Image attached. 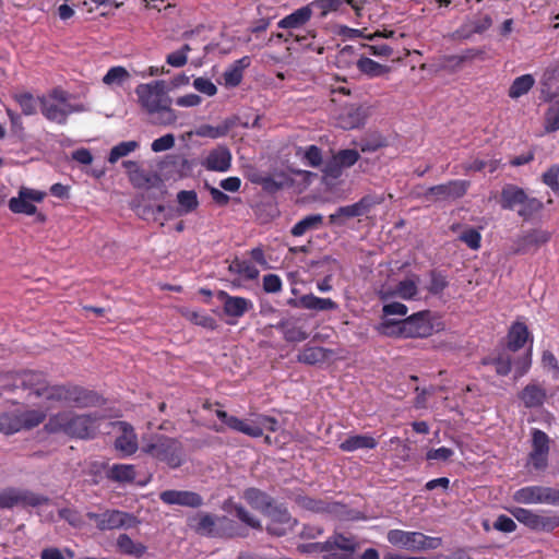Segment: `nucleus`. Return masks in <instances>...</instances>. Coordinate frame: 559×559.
Returning a JSON list of instances; mask_svg holds the SVG:
<instances>
[{
	"label": "nucleus",
	"instance_id": "f257e3e1",
	"mask_svg": "<svg viewBox=\"0 0 559 559\" xmlns=\"http://www.w3.org/2000/svg\"><path fill=\"white\" fill-rule=\"evenodd\" d=\"M135 94L154 124L168 126L176 122L177 115L171 109V98L167 94L165 81L140 84L135 88Z\"/></svg>",
	"mask_w": 559,
	"mask_h": 559
},
{
	"label": "nucleus",
	"instance_id": "f03ea898",
	"mask_svg": "<svg viewBox=\"0 0 559 559\" xmlns=\"http://www.w3.org/2000/svg\"><path fill=\"white\" fill-rule=\"evenodd\" d=\"M103 419L98 413L75 414L64 411L52 415L45 428L48 432H62L80 439H92L97 433L99 423Z\"/></svg>",
	"mask_w": 559,
	"mask_h": 559
},
{
	"label": "nucleus",
	"instance_id": "7ed1b4c3",
	"mask_svg": "<svg viewBox=\"0 0 559 559\" xmlns=\"http://www.w3.org/2000/svg\"><path fill=\"white\" fill-rule=\"evenodd\" d=\"M70 98L71 95L60 87L51 90L47 95L39 96L41 115L49 121L66 124L69 115L86 110L83 104H71Z\"/></svg>",
	"mask_w": 559,
	"mask_h": 559
},
{
	"label": "nucleus",
	"instance_id": "20e7f679",
	"mask_svg": "<svg viewBox=\"0 0 559 559\" xmlns=\"http://www.w3.org/2000/svg\"><path fill=\"white\" fill-rule=\"evenodd\" d=\"M142 451L153 459L164 462L170 468L181 466L185 461L181 442L164 435H155L144 440Z\"/></svg>",
	"mask_w": 559,
	"mask_h": 559
},
{
	"label": "nucleus",
	"instance_id": "39448f33",
	"mask_svg": "<svg viewBox=\"0 0 559 559\" xmlns=\"http://www.w3.org/2000/svg\"><path fill=\"white\" fill-rule=\"evenodd\" d=\"M49 501V497L25 488L5 487L0 490L1 510L38 508L48 504Z\"/></svg>",
	"mask_w": 559,
	"mask_h": 559
},
{
	"label": "nucleus",
	"instance_id": "423d86ee",
	"mask_svg": "<svg viewBox=\"0 0 559 559\" xmlns=\"http://www.w3.org/2000/svg\"><path fill=\"white\" fill-rule=\"evenodd\" d=\"M388 542L393 546L412 550H432L441 546L440 537L427 536L420 532H407L402 530H391L386 535Z\"/></svg>",
	"mask_w": 559,
	"mask_h": 559
},
{
	"label": "nucleus",
	"instance_id": "0eeeda50",
	"mask_svg": "<svg viewBox=\"0 0 559 559\" xmlns=\"http://www.w3.org/2000/svg\"><path fill=\"white\" fill-rule=\"evenodd\" d=\"M513 500L522 504L559 506V490L545 486H526L513 493Z\"/></svg>",
	"mask_w": 559,
	"mask_h": 559
},
{
	"label": "nucleus",
	"instance_id": "6e6552de",
	"mask_svg": "<svg viewBox=\"0 0 559 559\" xmlns=\"http://www.w3.org/2000/svg\"><path fill=\"white\" fill-rule=\"evenodd\" d=\"M512 515L528 528L537 532H550L559 526V516L551 512L536 513L524 508H514Z\"/></svg>",
	"mask_w": 559,
	"mask_h": 559
},
{
	"label": "nucleus",
	"instance_id": "1a4fd4ad",
	"mask_svg": "<svg viewBox=\"0 0 559 559\" xmlns=\"http://www.w3.org/2000/svg\"><path fill=\"white\" fill-rule=\"evenodd\" d=\"M86 516L95 522L99 531L130 528L136 523L135 516L119 510H106L103 513L87 512Z\"/></svg>",
	"mask_w": 559,
	"mask_h": 559
},
{
	"label": "nucleus",
	"instance_id": "9d476101",
	"mask_svg": "<svg viewBox=\"0 0 559 559\" xmlns=\"http://www.w3.org/2000/svg\"><path fill=\"white\" fill-rule=\"evenodd\" d=\"M551 236V231L540 227L527 229L514 239L512 253L526 254L535 252L542 246L548 243Z\"/></svg>",
	"mask_w": 559,
	"mask_h": 559
},
{
	"label": "nucleus",
	"instance_id": "9b49d317",
	"mask_svg": "<svg viewBox=\"0 0 559 559\" xmlns=\"http://www.w3.org/2000/svg\"><path fill=\"white\" fill-rule=\"evenodd\" d=\"M469 185L467 180H450L428 188L423 197L426 201L431 202L456 200L465 195Z\"/></svg>",
	"mask_w": 559,
	"mask_h": 559
},
{
	"label": "nucleus",
	"instance_id": "f8f14e48",
	"mask_svg": "<svg viewBox=\"0 0 559 559\" xmlns=\"http://www.w3.org/2000/svg\"><path fill=\"white\" fill-rule=\"evenodd\" d=\"M45 197L44 191L21 187L17 197L11 198L8 206L14 214L35 215L37 212L35 203H40Z\"/></svg>",
	"mask_w": 559,
	"mask_h": 559
},
{
	"label": "nucleus",
	"instance_id": "ddd939ff",
	"mask_svg": "<svg viewBox=\"0 0 559 559\" xmlns=\"http://www.w3.org/2000/svg\"><path fill=\"white\" fill-rule=\"evenodd\" d=\"M328 555L323 559H354L353 556L358 548L354 537L343 534H334L326 539Z\"/></svg>",
	"mask_w": 559,
	"mask_h": 559
},
{
	"label": "nucleus",
	"instance_id": "4468645a",
	"mask_svg": "<svg viewBox=\"0 0 559 559\" xmlns=\"http://www.w3.org/2000/svg\"><path fill=\"white\" fill-rule=\"evenodd\" d=\"M419 277L417 275H412L401 282H399L395 286L391 287H382L379 290V297L383 301H389L395 297H399L404 300L416 299L419 290H418Z\"/></svg>",
	"mask_w": 559,
	"mask_h": 559
},
{
	"label": "nucleus",
	"instance_id": "2eb2a0df",
	"mask_svg": "<svg viewBox=\"0 0 559 559\" xmlns=\"http://www.w3.org/2000/svg\"><path fill=\"white\" fill-rule=\"evenodd\" d=\"M429 316V311H419L402 320L403 337L429 336L433 330Z\"/></svg>",
	"mask_w": 559,
	"mask_h": 559
},
{
	"label": "nucleus",
	"instance_id": "dca6fc26",
	"mask_svg": "<svg viewBox=\"0 0 559 559\" xmlns=\"http://www.w3.org/2000/svg\"><path fill=\"white\" fill-rule=\"evenodd\" d=\"M270 523L267 532L272 535L283 536L294 528L297 521L292 518L289 512L282 507H271L267 510Z\"/></svg>",
	"mask_w": 559,
	"mask_h": 559
},
{
	"label": "nucleus",
	"instance_id": "f3484780",
	"mask_svg": "<svg viewBox=\"0 0 559 559\" xmlns=\"http://www.w3.org/2000/svg\"><path fill=\"white\" fill-rule=\"evenodd\" d=\"M369 116L366 106L348 105L342 108L337 116V124L344 130H353L365 124Z\"/></svg>",
	"mask_w": 559,
	"mask_h": 559
},
{
	"label": "nucleus",
	"instance_id": "a211bd4d",
	"mask_svg": "<svg viewBox=\"0 0 559 559\" xmlns=\"http://www.w3.org/2000/svg\"><path fill=\"white\" fill-rule=\"evenodd\" d=\"M492 25V19L489 14H478L466 20L453 34L457 39H469L475 34H483Z\"/></svg>",
	"mask_w": 559,
	"mask_h": 559
},
{
	"label": "nucleus",
	"instance_id": "6ab92c4d",
	"mask_svg": "<svg viewBox=\"0 0 559 559\" xmlns=\"http://www.w3.org/2000/svg\"><path fill=\"white\" fill-rule=\"evenodd\" d=\"M114 427L118 429L119 436L116 438L115 448L123 455H132L138 450V438L133 427L126 421H117Z\"/></svg>",
	"mask_w": 559,
	"mask_h": 559
},
{
	"label": "nucleus",
	"instance_id": "aec40b11",
	"mask_svg": "<svg viewBox=\"0 0 559 559\" xmlns=\"http://www.w3.org/2000/svg\"><path fill=\"white\" fill-rule=\"evenodd\" d=\"M221 519L216 515L198 512L188 519L189 527L201 536L215 537L218 535L217 522Z\"/></svg>",
	"mask_w": 559,
	"mask_h": 559
},
{
	"label": "nucleus",
	"instance_id": "412c9836",
	"mask_svg": "<svg viewBox=\"0 0 559 559\" xmlns=\"http://www.w3.org/2000/svg\"><path fill=\"white\" fill-rule=\"evenodd\" d=\"M218 299L223 302L224 313L233 318H241L246 312L253 308L250 299L240 296H231L226 292H218Z\"/></svg>",
	"mask_w": 559,
	"mask_h": 559
},
{
	"label": "nucleus",
	"instance_id": "4be33fe9",
	"mask_svg": "<svg viewBox=\"0 0 559 559\" xmlns=\"http://www.w3.org/2000/svg\"><path fill=\"white\" fill-rule=\"evenodd\" d=\"M159 498L166 504L190 508H199L203 504V499L199 493L188 490H165L160 492Z\"/></svg>",
	"mask_w": 559,
	"mask_h": 559
},
{
	"label": "nucleus",
	"instance_id": "5701e85b",
	"mask_svg": "<svg viewBox=\"0 0 559 559\" xmlns=\"http://www.w3.org/2000/svg\"><path fill=\"white\" fill-rule=\"evenodd\" d=\"M202 165L212 171L225 173L231 166V153L225 145H218L209 152Z\"/></svg>",
	"mask_w": 559,
	"mask_h": 559
},
{
	"label": "nucleus",
	"instance_id": "b1692460",
	"mask_svg": "<svg viewBox=\"0 0 559 559\" xmlns=\"http://www.w3.org/2000/svg\"><path fill=\"white\" fill-rule=\"evenodd\" d=\"M288 304L314 311H335L338 309V305L331 298H321L313 294L302 295L298 299H290Z\"/></svg>",
	"mask_w": 559,
	"mask_h": 559
},
{
	"label": "nucleus",
	"instance_id": "393cba45",
	"mask_svg": "<svg viewBox=\"0 0 559 559\" xmlns=\"http://www.w3.org/2000/svg\"><path fill=\"white\" fill-rule=\"evenodd\" d=\"M67 403L76 407H92L102 403V397L94 391L86 390L79 385L69 384Z\"/></svg>",
	"mask_w": 559,
	"mask_h": 559
},
{
	"label": "nucleus",
	"instance_id": "a878e982",
	"mask_svg": "<svg viewBox=\"0 0 559 559\" xmlns=\"http://www.w3.org/2000/svg\"><path fill=\"white\" fill-rule=\"evenodd\" d=\"M380 202H381L380 199L372 198V197H365L354 204L338 207L334 214L330 215V221H331V223H335L340 216H345V217L361 216V215L366 214L367 212H369V210L374 204H378Z\"/></svg>",
	"mask_w": 559,
	"mask_h": 559
},
{
	"label": "nucleus",
	"instance_id": "bb28decb",
	"mask_svg": "<svg viewBox=\"0 0 559 559\" xmlns=\"http://www.w3.org/2000/svg\"><path fill=\"white\" fill-rule=\"evenodd\" d=\"M20 385L36 397H44L48 381L46 376L37 371H25L20 378Z\"/></svg>",
	"mask_w": 559,
	"mask_h": 559
},
{
	"label": "nucleus",
	"instance_id": "cd10ccee",
	"mask_svg": "<svg viewBox=\"0 0 559 559\" xmlns=\"http://www.w3.org/2000/svg\"><path fill=\"white\" fill-rule=\"evenodd\" d=\"M547 397V392L544 386L536 382H531L524 386L520 392L519 399L526 408L540 407Z\"/></svg>",
	"mask_w": 559,
	"mask_h": 559
},
{
	"label": "nucleus",
	"instance_id": "c85d7f7f",
	"mask_svg": "<svg viewBox=\"0 0 559 559\" xmlns=\"http://www.w3.org/2000/svg\"><path fill=\"white\" fill-rule=\"evenodd\" d=\"M313 8L311 3L301 7L278 21L277 27L284 29H294L304 26L312 16Z\"/></svg>",
	"mask_w": 559,
	"mask_h": 559
},
{
	"label": "nucleus",
	"instance_id": "c756f323",
	"mask_svg": "<svg viewBox=\"0 0 559 559\" xmlns=\"http://www.w3.org/2000/svg\"><path fill=\"white\" fill-rule=\"evenodd\" d=\"M236 118H227L217 126L201 124L194 130V134L200 138L219 139L236 126Z\"/></svg>",
	"mask_w": 559,
	"mask_h": 559
},
{
	"label": "nucleus",
	"instance_id": "7c9ffc66",
	"mask_svg": "<svg viewBox=\"0 0 559 559\" xmlns=\"http://www.w3.org/2000/svg\"><path fill=\"white\" fill-rule=\"evenodd\" d=\"M526 192L524 189L516 185L507 183L502 187L500 192V206L503 210L508 211H515L518 207V203H520V199L525 194Z\"/></svg>",
	"mask_w": 559,
	"mask_h": 559
},
{
	"label": "nucleus",
	"instance_id": "2f4dec72",
	"mask_svg": "<svg viewBox=\"0 0 559 559\" xmlns=\"http://www.w3.org/2000/svg\"><path fill=\"white\" fill-rule=\"evenodd\" d=\"M272 326L281 331L285 341L287 342L298 343L305 341L308 337V333L289 319H282Z\"/></svg>",
	"mask_w": 559,
	"mask_h": 559
},
{
	"label": "nucleus",
	"instance_id": "473e14b6",
	"mask_svg": "<svg viewBox=\"0 0 559 559\" xmlns=\"http://www.w3.org/2000/svg\"><path fill=\"white\" fill-rule=\"evenodd\" d=\"M377 445L378 441L372 436L353 435L340 443V449L344 452H354L360 449H374Z\"/></svg>",
	"mask_w": 559,
	"mask_h": 559
},
{
	"label": "nucleus",
	"instance_id": "72a5a7b5",
	"mask_svg": "<svg viewBox=\"0 0 559 559\" xmlns=\"http://www.w3.org/2000/svg\"><path fill=\"white\" fill-rule=\"evenodd\" d=\"M250 63V57L245 56L230 64L224 72L225 85L229 87L239 85L243 76V70L248 68Z\"/></svg>",
	"mask_w": 559,
	"mask_h": 559
},
{
	"label": "nucleus",
	"instance_id": "f704fd0d",
	"mask_svg": "<svg viewBox=\"0 0 559 559\" xmlns=\"http://www.w3.org/2000/svg\"><path fill=\"white\" fill-rule=\"evenodd\" d=\"M528 335V329L524 323H513L508 334V348L512 352L519 350L526 343Z\"/></svg>",
	"mask_w": 559,
	"mask_h": 559
},
{
	"label": "nucleus",
	"instance_id": "c9c22d12",
	"mask_svg": "<svg viewBox=\"0 0 559 559\" xmlns=\"http://www.w3.org/2000/svg\"><path fill=\"white\" fill-rule=\"evenodd\" d=\"M123 167L127 169L129 179L135 188H144L151 183V176L147 171L142 169L134 160L123 162Z\"/></svg>",
	"mask_w": 559,
	"mask_h": 559
},
{
	"label": "nucleus",
	"instance_id": "e433bc0d",
	"mask_svg": "<svg viewBox=\"0 0 559 559\" xmlns=\"http://www.w3.org/2000/svg\"><path fill=\"white\" fill-rule=\"evenodd\" d=\"M12 98L20 106L24 116H34L37 114L39 97H35L31 92H15L12 94Z\"/></svg>",
	"mask_w": 559,
	"mask_h": 559
},
{
	"label": "nucleus",
	"instance_id": "4c0bfd02",
	"mask_svg": "<svg viewBox=\"0 0 559 559\" xmlns=\"http://www.w3.org/2000/svg\"><path fill=\"white\" fill-rule=\"evenodd\" d=\"M117 548L122 555L142 557L146 552V546L134 542L129 535L120 534L117 538Z\"/></svg>",
	"mask_w": 559,
	"mask_h": 559
},
{
	"label": "nucleus",
	"instance_id": "58836bf2",
	"mask_svg": "<svg viewBox=\"0 0 559 559\" xmlns=\"http://www.w3.org/2000/svg\"><path fill=\"white\" fill-rule=\"evenodd\" d=\"M535 84V79L532 74H523L518 76L509 88V97L518 99L521 96L527 94Z\"/></svg>",
	"mask_w": 559,
	"mask_h": 559
},
{
	"label": "nucleus",
	"instance_id": "ea45409f",
	"mask_svg": "<svg viewBox=\"0 0 559 559\" xmlns=\"http://www.w3.org/2000/svg\"><path fill=\"white\" fill-rule=\"evenodd\" d=\"M322 222L323 216L321 214L307 215L293 226L292 234L296 237H300L308 230L318 229L322 225Z\"/></svg>",
	"mask_w": 559,
	"mask_h": 559
},
{
	"label": "nucleus",
	"instance_id": "a19ab883",
	"mask_svg": "<svg viewBox=\"0 0 559 559\" xmlns=\"http://www.w3.org/2000/svg\"><path fill=\"white\" fill-rule=\"evenodd\" d=\"M233 424H235L233 427V430L235 431L241 432L252 438H259L262 436L259 415L248 420L237 418V420H233Z\"/></svg>",
	"mask_w": 559,
	"mask_h": 559
},
{
	"label": "nucleus",
	"instance_id": "79ce46f5",
	"mask_svg": "<svg viewBox=\"0 0 559 559\" xmlns=\"http://www.w3.org/2000/svg\"><path fill=\"white\" fill-rule=\"evenodd\" d=\"M297 156H299L302 163L307 166L317 168L322 165V151L317 145H309L305 148L299 147L297 150Z\"/></svg>",
	"mask_w": 559,
	"mask_h": 559
},
{
	"label": "nucleus",
	"instance_id": "37998d69",
	"mask_svg": "<svg viewBox=\"0 0 559 559\" xmlns=\"http://www.w3.org/2000/svg\"><path fill=\"white\" fill-rule=\"evenodd\" d=\"M243 498L253 508L267 511L271 508L270 498L263 491L257 488H249L243 492Z\"/></svg>",
	"mask_w": 559,
	"mask_h": 559
},
{
	"label": "nucleus",
	"instance_id": "c03bdc74",
	"mask_svg": "<svg viewBox=\"0 0 559 559\" xmlns=\"http://www.w3.org/2000/svg\"><path fill=\"white\" fill-rule=\"evenodd\" d=\"M177 201L179 204L178 212L180 215H185L193 212L198 205V195L193 190H181L177 194Z\"/></svg>",
	"mask_w": 559,
	"mask_h": 559
},
{
	"label": "nucleus",
	"instance_id": "a18cd8bd",
	"mask_svg": "<svg viewBox=\"0 0 559 559\" xmlns=\"http://www.w3.org/2000/svg\"><path fill=\"white\" fill-rule=\"evenodd\" d=\"M483 365H492L497 374L507 376L512 369V358L507 353H499L496 357L484 358Z\"/></svg>",
	"mask_w": 559,
	"mask_h": 559
},
{
	"label": "nucleus",
	"instance_id": "49530a36",
	"mask_svg": "<svg viewBox=\"0 0 559 559\" xmlns=\"http://www.w3.org/2000/svg\"><path fill=\"white\" fill-rule=\"evenodd\" d=\"M540 84L544 88L550 90L559 82V58L551 60L540 75Z\"/></svg>",
	"mask_w": 559,
	"mask_h": 559
},
{
	"label": "nucleus",
	"instance_id": "de8ad7c7",
	"mask_svg": "<svg viewBox=\"0 0 559 559\" xmlns=\"http://www.w3.org/2000/svg\"><path fill=\"white\" fill-rule=\"evenodd\" d=\"M109 478L118 483H131L135 478V468L131 464H115L109 469Z\"/></svg>",
	"mask_w": 559,
	"mask_h": 559
},
{
	"label": "nucleus",
	"instance_id": "09e8293b",
	"mask_svg": "<svg viewBox=\"0 0 559 559\" xmlns=\"http://www.w3.org/2000/svg\"><path fill=\"white\" fill-rule=\"evenodd\" d=\"M524 202L523 207L518 209V215L525 222L533 219L544 207L543 202L534 197L528 195Z\"/></svg>",
	"mask_w": 559,
	"mask_h": 559
},
{
	"label": "nucleus",
	"instance_id": "8fccbe9b",
	"mask_svg": "<svg viewBox=\"0 0 559 559\" xmlns=\"http://www.w3.org/2000/svg\"><path fill=\"white\" fill-rule=\"evenodd\" d=\"M357 68L361 73L370 78H377L388 72V68L385 66H382L379 62L367 57H361L360 59H358Z\"/></svg>",
	"mask_w": 559,
	"mask_h": 559
},
{
	"label": "nucleus",
	"instance_id": "3c124183",
	"mask_svg": "<svg viewBox=\"0 0 559 559\" xmlns=\"http://www.w3.org/2000/svg\"><path fill=\"white\" fill-rule=\"evenodd\" d=\"M139 147V143L136 141H126L120 142L119 144L115 145L109 153L108 162L110 164L117 163L120 158L129 155L130 153L134 152Z\"/></svg>",
	"mask_w": 559,
	"mask_h": 559
},
{
	"label": "nucleus",
	"instance_id": "603ef678",
	"mask_svg": "<svg viewBox=\"0 0 559 559\" xmlns=\"http://www.w3.org/2000/svg\"><path fill=\"white\" fill-rule=\"evenodd\" d=\"M326 358V352L322 347H306L298 354V361L314 365Z\"/></svg>",
	"mask_w": 559,
	"mask_h": 559
},
{
	"label": "nucleus",
	"instance_id": "864d4df0",
	"mask_svg": "<svg viewBox=\"0 0 559 559\" xmlns=\"http://www.w3.org/2000/svg\"><path fill=\"white\" fill-rule=\"evenodd\" d=\"M544 128L547 133L559 130V98L551 102L546 110Z\"/></svg>",
	"mask_w": 559,
	"mask_h": 559
},
{
	"label": "nucleus",
	"instance_id": "5fc2aeb1",
	"mask_svg": "<svg viewBox=\"0 0 559 559\" xmlns=\"http://www.w3.org/2000/svg\"><path fill=\"white\" fill-rule=\"evenodd\" d=\"M21 429L34 428L41 424L45 419V413L39 409H29L19 414Z\"/></svg>",
	"mask_w": 559,
	"mask_h": 559
},
{
	"label": "nucleus",
	"instance_id": "6e6d98bb",
	"mask_svg": "<svg viewBox=\"0 0 559 559\" xmlns=\"http://www.w3.org/2000/svg\"><path fill=\"white\" fill-rule=\"evenodd\" d=\"M310 3L313 10L320 11L321 17H325L329 13L338 11L346 0H313Z\"/></svg>",
	"mask_w": 559,
	"mask_h": 559
},
{
	"label": "nucleus",
	"instance_id": "4d7b16f0",
	"mask_svg": "<svg viewBox=\"0 0 559 559\" xmlns=\"http://www.w3.org/2000/svg\"><path fill=\"white\" fill-rule=\"evenodd\" d=\"M129 72L126 68L117 66L110 68L107 73L103 78V83L106 85H121L124 81L129 79Z\"/></svg>",
	"mask_w": 559,
	"mask_h": 559
},
{
	"label": "nucleus",
	"instance_id": "13d9d810",
	"mask_svg": "<svg viewBox=\"0 0 559 559\" xmlns=\"http://www.w3.org/2000/svg\"><path fill=\"white\" fill-rule=\"evenodd\" d=\"M21 430L19 414L0 415V431L5 435H12Z\"/></svg>",
	"mask_w": 559,
	"mask_h": 559
},
{
	"label": "nucleus",
	"instance_id": "bf43d9fd",
	"mask_svg": "<svg viewBox=\"0 0 559 559\" xmlns=\"http://www.w3.org/2000/svg\"><path fill=\"white\" fill-rule=\"evenodd\" d=\"M549 437L542 430L532 429V452L549 453Z\"/></svg>",
	"mask_w": 559,
	"mask_h": 559
},
{
	"label": "nucleus",
	"instance_id": "052dcab7",
	"mask_svg": "<svg viewBox=\"0 0 559 559\" xmlns=\"http://www.w3.org/2000/svg\"><path fill=\"white\" fill-rule=\"evenodd\" d=\"M58 515L74 528H81L84 525L81 513L74 508H62L58 511Z\"/></svg>",
	"mask_w": 559,
	"mask_h": 559
},
{
	"label": "nucleus",
	"instance_id": "680f3d73",
	"mask_svg": "<svg viewBox=\"0 0 559 559\" xmlns=\"http://www.w3.org/2000/svg\"><path fill=\"white\" fill-rule=\"evenodd\" d=\"M191 51V47L186 44L179 50L169 53L166 57V62L174 68H181L188 61V52Z\"/></svg>",
	"mask_w": 559,
	"mask_h": 559
},
{
	"label": "nucleus",
	"instance_id": "e2e57ef3",
	"mask_svg": "<svg viewBox=\"0 0 559 559\" xmlns=\"http://www.w3.org/2000/svg\"><path fill=\"white\" fill-rule=\"evenodd\" d=\"M378 332L385 336H402V320L395 321L392 319L383 320L377 328Z\"/></svg>",
	"mask_w": 559,
	"mask_h": 559
},
{
	"label": "nucleus",
	"instance_id": "0e129e2a",
	"mask_svg": "<svg viewBox=\"0 0 559 559\" xmlns=\"http://www.w3.org/2000/svg\"><path fill=\"white\" fill-rule=\"evenodd\" d=\"M69 384L67 385H50L47 384L46 392L43 399L48 401L66 402L68 397Z\"/></svg>",
	"mask_w": 559,
	"mask_h": 559
},
{
	"label": "nucleus",
	"instance_id": "69168bd1",
	"mask_svg": "<svg viewBox=\"0 0 559 559\" xmlns=\"http://www.w3.org/2000/svg\"><path fill=\"white\" fill-rule=\"evenodd\" d=\"M334 155L336 156L341 166L344 167V169L354 166L360 157L358 151L353 148L340 150Z\"/></svg>",
	"mask_w": 559,
	"mask_h": 559
},
{
	"label": "nucleus",
	"instance_id": "338daca9",
	"mask_svg": "<svg viewBox=\"0 0 559 559\" xmlns=\"http://www.w3.org/2000/svg\"><path fill=\"white\" fill-rule=\"evenodd\" d=\"M322 173L325 177L331 179H337L343 175L344 167L341 166L336 156L333 155L330 159H328L322 167Z\"/></svg>",
	"mask_w": 559,
	"mask_h": 559
},
{
	"label": "nucleus",
	"instance_id": "774afa93",
	"mask_svg": "<svg viewBox=\"0 0 559 559\" xmlns=\"http://www.w3.org/2000/svg\"><path fill=\"white\" fill-rule=\"evenodd\" d=\"M543 182L555 193L559 194V166L552 165L543 174Z\"/></svg>",
	"mask_w": 559,
	"mask_h": 559
}]
</instances>
